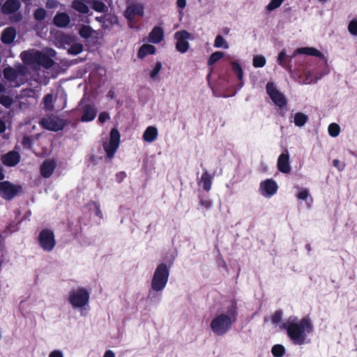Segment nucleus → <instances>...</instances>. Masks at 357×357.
Listing matches in <instances>:
<instances>
[{
    "mask_svg": "<svg viewBox=\"0 0 357 357\" xmlns=\"http://www.w3.org/2000/svg\"><path fill=\"white\" fill-rule=\"evenodd\" d=\"M282 328L287 329L291 341L299 345L305 342L306 333H310L312 331V326L308 318H303L298 323L296 317H289L287 321L283 324Z\"/></svg>",
    "mask_w": 357,
    "mask_h": 357,
    "instance_id": "nucleus-1",
    "label": "nucleus"
},
{
    "mask_svg": "<svg viewBox=\"0 0 357 357\" xmlns=\"http://www.w3.org/2000/svg\"><path fill=\"white\" fill-rule=\"evenodd\" d=\"M56 54V51L52 49L44 52L32 49L21 52L20 58L27 65H39L48 69L54 65V62L52 58L54 57Z\"/></svg>",
    "mask_w": 357,
    "mask_h": 357,
    "instance_id": "nucleus-2",
    "label": "nucleus"
},
{
    "mask_svg": "<svg viewBox=\"0 0 357 357\" xmlns=\"http://www.w3.org/2000/svg\"><path fill=\"white\" fill-rule=\"evenodd\" d=\"M228 312V315L222 314L217 316L211 323V329L218 335L225 334L231 328L232 322L235 320V307L230 309Z\"/></svg>",
    "mask_w": 357,
    "mask_h": 357,
    "instance_id": "nucleus-3",
    "label": "nucleus"
},
{
    "mask_svg": "<svg viewBox=\"0 0 357 357\" xmlns=\"http://www.w3.org/2000/svg\"><path fill=\"white\" fill-rule=\"evenodd\" d=\"M169 269L165 264H160L155 271L151 288L155 291H162L168 281Z\"/></svg>",
    "mask_w": 357,
    "mask_h": 357,
    "instance_id": "nucleus-4",
    "label": "nucleus"
},
{
    "mask_svg": "<svg viewBox=\"0 0 357 357\" xmlns=\"http://www.w3.org/2000/svg\"><path fill=\"white\" fill-rule=\"evenodd\" d=\"M22 4L20 0H6L2 6L1 11L5 15L14 13L10 17L13 22H18L22 20V15L21 13H15L21 7Z\"/></svg>",
    "mask_w": 357,
    "mask_h": 357,
    "instance_id": "nucleus-5",
    "label": "nucleus"
},
{
    "mask_svg": "<svg viewBox=\"0 0 357 357\" xmlns=\"http://www.w3.org/2000/svg\"><path fill=\"white\" fill-rule=\"evenodd\" d=\"M120 134L117 129H112L109 135V141L103 143V149L108 158H113L115 152L119 146Z\"/></svg>",
    "mask_w": 357,
    "mask_h": 357,
    "instance_id": "nucleus-6",
    "label": "nucleus"
},
{
    "mask_svg": "<svg viewBox=\"0 0 357 357\" xmlns=\"http://www.w3.org/2000/svg\"><path fill=\"white\" fill-rule=\"evenodd\" d=\"M40 123L46 130L54 132L62 130L66 125V121L56 116H47L40 120Z\"/></svg>",
    "mask_w": 357,
    "mask_h": 357,
    "instance_id": "nucleus-7",
    "label": "nucleus"
},
{
    "mask_svg": "<svg viewBox=\"0 0 357 357\" xmlns=\"http://www.w3.org/2000/svg\"><path fill=\"white\" fill-rule=\"evenodd\" d=\"M89 293L84 289H78L70 292L69 301L74 307H81L87 304Z\"/></svg>",
    "mask_w": 357,
    "mask_h": 357,
    "instance_id": "nucleus-8",
    "label": "nucleus"
},
{
    "mask_svg": "<svg viewBox=\"0 0 357 357\" xmlns=\"http://www.w3.org/2000/svg\"><path fill=\"white\" fill-rule=\"evenodd\" d=\"M20 190V186L15 185L8 181L0 182V196L5 199H13Z\"/></svg>",
    "mask_w": 357,
    "mask_h": 357,
    "instance_id": "nucleus-9",
    "label": "nucleus"
},
{
    "mask_svg": "<svg viewBox=\"0 0 357 357\" xmlns=\"http://www.w3.org/2000/svg\"><path fill=\"white\" fill-rule=\"evenodd\" d=\"M174 38L176 40V50L181 53L186 52L190 47L188 40L190 38V33L185 30L177 31L174 34Z\"/></svg>",
    "mask_w": 357,
    "mask_h": 357,
    "instance_id": "nucleus-10",
    "label": "nucleus"
},
{
    "mask_svg": "<svg viewBox=\"0 0 357 357\" xmlns=\"http://www.w3.org/2000/svg\"><path fill=\"white\" fill-rule=\"evenodd\" d=\"M266 91L267 93L275 105L280 107L286 105L287 100L284 96L277 89L273 83H267Z\"/></svg>",
    "mask_w": 357,
    "mask_h": 357,
    "instance_id": "nucleus-11",
    "label": "nucleus"
},
{
    "mask_svg": "<svg viewBox=\"0 0 357 357\" xmlns=\"http://www.w3.org/2000/svg\"><path fill=\"white\" fill-rule=\"evenodd\" d=\"M40 246L46 251H51L55 245L54 233L48 229L43 230L39 235Z\"/></svg>",
    "mask_w": 357,
    "mask_h": 357,
    "instance_id": "nucleus-12",
    "label": "nucleus"
},
{
    "mask_svg": "<svg viewBox=\"0 0 357 357\" xmlns=\"http://www.w3.org/2000/svg\"><path fill=\"white\" fill-rule=\"evenodd\" d=\"M20 160V155L18 152L11 151L1 156L2 162L8 167L16 165Z\"/></svg>",
    "mask_w": 357,
    "mask_h": 357,
    "instance_id": "nucleus-13",
    "label": "nucleus"
},
{
    "mask_svg": "<svg viewBox=\"0 0 357 357\" xmlns=\"http://www.w3.org/2000/svg\"><path fill=\"white\" fill-rule=\"evenodd\" d=\"M278 169L283 173H289L291 167L289 165V156L288 151L285 150L284 153H282L278 160Z\"/></svg>",
    "mask_w": 357,
    "mask_h": 357,
    "instance_id": "nucleus-14",
    "label": "nucleus"
},
{
    "mask_svg": "<svg viewBox=\"0 0 357 357\" xmlns=\"http://www.w3.org/2000/svg\"><path fill=\"white\" fill-rule=\"evenodd\" d=\"M143 15V6L139 3H133L128 6L125 11V17L130 21L132 20L136 15Z\"/></svg>",
    "mask_w": 357,
    "mask_h": 357,
    "instance_id": "nucleus-15",
    "label": "nucleus"
},
{
    "mask_svg": "<svg viewBox=\"0 0 357 357\" xmlns=\"http://www.w3.org/2000/svg\"><path fill=\"white\" fill-rule=\"evenodd\" d=\"M3 74L5 79L13 84L14 86H19L23 83L22 80L20 82H18L19 77L13 67L5 68L3 70Z\"/></svg>",
    "mask_w": 357,
    "mask_h": 357,
    "instance_id": "nucleus-16",
    "label": "nucleus"
},
{
    "mask_svg": "<svg viewBox=\"0 0 357 357\" xmlns=\"http://www.w3.org/2000/svg\"><path fill=\"white\" fill-rule=\"evenodd\" d=\"M16 34L17 31L14 27H7L1 33V40L3 44L9 45L14 41Z\"/></svg>",
    "mask_w": 357,
    "mask_h": 357,
    "instance_id": "nucleus-17",
    "label": "nucleus"
},
{
    "mask_svg": "<svg viewBox=\"0 0 357 357\" xmlns=\"http://www.w3.org/2000/svg\"><path fill=\"white\" fill-rule=\"evenodd\" d=\"M276 183L271 179H268L261 184V188L263 195L271 196L276 192L277 190Z\"/></svg>",
    "mask_w": 357,
    "mask_h": 357,
    "instance_id": "nucleus-18",
    "label": "nucleus"
},
{
    "mask_svg": "<svg viewBox=\"0 0 357 357\" xmlns=\"http://www.w3.org/2000/svg\"><path fill=\"white\" fill-rule=\"evenodd\" d=\"M56 167V162L54 160H47L43 162L40 167V173L43 177L49 178Z\"/></svg>",
    "mask_w": 357,
    "mask_h": 357,
    "instance_id": "nucleus-19",
    "label": "nucleus"
},
{
    "mask_svg": "<svg viewBox=\"0 0 357 357\" xmlns=\"http://www.w3.org/2000/svg\"><path fill=\"white\" fill-rule=\"evenodd\" d=\"M82 116L81 117L82 121H92L96 116L97 110L94 107L90 105H86L83 107Z\"/></svg>",
    "mask_w": 357,
    "mask_h": 357,
    "instance_id": "nucleus-20",
    "label": "nucleus"
},
{
    "mask_svg": "<svg viewBox=\"0 0 357 357\" xmlns=\"http://www.w3.org/2000/svg\"><path fill=\"white\" fill-rule=\"evenodd\" d=\"M70 22V17L66 13H57L54 17V23L59 27H66L69 24Z\"/></svg>",
    "mask_w": 357,
    "mask_h": 357,
    "instance_id": "nucleus-21",
    "label": "nucleus"
},
{
    "mask_svg": "<svg viewBox=\"0 0 357 357\" xmlns=\"http://www.w3.org/2000/svg\"><path fill=\"white\" fill-rule=\"evenodd\" d=\"M307 54V55L314 56L319 57L321 59H323L324 57V54L321 52H319V50H317V49H315L314 47L298 48L294 52V54Z\"/></svg>",
    "mask_w": 357,
    "mask_h": 357,
    "instance_id": "nucleus-22",
    "label": "nucleus"
},
{
    "mask_svg": "<svg viewBox=\"0 0 357 357\" xmlns=\"http://www.w3.org/2000/svg\"><path fill=\"white\" fill-rule=\"evenodd\" d=\"M158 136V130L155 127L149 126L143 134V139L147 142H153Z\"/></svg>",
    "mask_w": 357,
    "mask_h": 357,
    "instance_id": "nucleus-23",
    "label": "nucleus"
},
{
    "mask_svg": "<svg viewBox=\"0 0 357 357\" xmlns=\"http://www.w3.org/2000/svg\"><path fill=\"white\" fill-rule=\"evenodd\" d=\"M163 38V31L160 27H155L149 33V40L153 43H160Z\"/></svg>",
    "mask_w": 357,
    "mask_h": 357,
    "instance_id": "nucleus-24",
    "label": "nucleus"
},
{
    "mask_svg": "<svg viewBox=\"0 0 357 357\" xmlns=\"http://www.w3.org/2000/svg\"><path fill=\"white\" fill-rule=\"evenodd\" d=\"M277 61L280 66L287 68L289 71L291 70V66L287 59V55L285 50H283L279 53Z\"/></svg>",
    "mask_w": 357,
    "mask_h": 357,
    "instance_id": "nucleus-25",
    "label": "nucleus"
},
{
    "mask_svg": "<svg viewBox=\"0 0 357 357\" xmlns=\"http://www.w3.org/2000/svg\"><path fill=\"white\" fill-rule=\"evenodd\" d=\"M155 52V47L149 44H145L143 45L139 52H138V56L139 58H144L148 54H153Z\"/></svg>",
    "mask_w": 357,
    "mask_h": 357,
    "instance_id": "nucleus-26",
    "label": "nucleus"
},
{
    "mask_svg": "<svg viewBox=\"0 0 357 357\" xmlns=\"http://www.w3.org/2000/svg\"><path fill=\"white\" fill-rule=\"evenodd\" d=\"M211 180L212 178L208 172H205L203 173L200 179V183H203V188L205 190L208 191L211 189Z\"/></svg>",
    "mask_w": 357,
    "mask_h": 357,
    "instance_id": "nucleus-27",
    "label": "nucleus"
},
{
    "mask_svg": "<svg viewBox=\"0 0 357 357\" xmlns=\"http://www.w3.org/2000/svg\"><path fill=\"white\" fill-rule=\"evenodd\" d=\"M307 115L302 112H298L294 116V123L297 126H303L307 121Z\"/></svg>",
    "mask_w": 357,
    "mask_h": 357,
    "instance_id": "nucleus-28",
    "label": "nucleus"
},
{
    "mask_svg": "<svg viewBox=\"0 0 357 357\" xmlns=\"http://www.w3.org/2000/svg\"><path fill=\"white\" fill-rule=\"evenodd\" d=\"M214 47L217 48L222 47L224 49H228L229 45L222 36L218 35L215 39Z\"/></svg>",
    "mask_w": 357,
    "mask_h": 357,
    "instance_id": "nucleus-29",
    "label": "nucleus"
},
{
    "mask_svg": "<svg viewBox=\"0 0 357 357\" xmlns=\"http://www.w3.org/2000/svg\"><path fill=\"white\" fill-rule=\"evenodd\" d=\"M83 45L81 43H73L68 49V54H73V55H77L82 52L83 50Z\"/></svg>",
    "mask_w": 357,
    "mask_h": 357,
    "instance_id": "nucleus-30",
    "label": "nucleus"
},
{
    "mask_svg": "<svg viewBox=\"0 0 357 357\" xmlns=\"http://www.w3.org/2000/svg\"><path fill=\"white\" fill-rule=\"evenodd\" d=\"M53 95L51 93L47 94L44 98V105L45 108L47 110L53 109Z\"/></svg>",
    "mask_w": 357,
    "mask_h": 357,
    "instance_id": "nucleus-31",
    "label": "nucleus"
},
{
    "mask_svg": "<svg viewBox=\"0 0 357 357\" xmlns=\"http://www.w3.org/2000/svg\"><path fill=\"white\" fill-rule=\"evenodd\" d=\"M223 56H224V53L222 52H215L213 53L208 59V64L209 66L214 64L216 61H218L222 57H223Z\"/></svg>",
    "mask_w": 357,
    "mask_h": 357,
    "instance_id": "nucleus-32",
    "label": "nucleus"
},
{
    "mask_svg": "<svg viewBox=\"0 0 357 357\" xmlns=\"http://www.w3.org/2000/svg\"><path fill=\"white\" fill-rule=\"evenodd\" d=\"M266 63V59L261 55L255 56L253 58V66L255 68L263 67Z\"/></svg>",
    "mask_w": 357,
    "mask_h": 357,
    "instance_id": "nucleus-33",
    "label": "nucleus"
},
{
    "mask_svg": "<svg viewBox=\"0 0 357 357\" xmlns=\"http://www.w3.org/2000/svg\"><path fill=\"white\" fill-rule=\"evenodd\" d=\"M47 15L46 10L44 8H38L33 13L34 19L37 21L43 20Z\"/></svg>",
    "mask_w": 357,
    "mask_h": 357,
    "instance_id": "nucleus-34",
    "label": "nucleus"
},
{
    "mask_svg": "<svg viewBox=\"0 0 357 357\" xmlns=\"http://www.w3.org/2000/svg\"><path fill=\"white\" fill-rule=\"evenodd\" d=\"M0 103L4 107L8 108L13 103V99L8 96L2 95L0 96Z\"/></svg>",
    "mask_w": 357,
    "mask_h": 357,
    "instance_id": "nucleus-35",
    "label": "nucleus"
},
{
    "mask_svg": "<svg viewBox=\"0 0 357 357\" xmlns=\"http://www.w3.org/2000/svg\"><path fill=\"white\" fill-rule=\"evenodd\" d=\"M340 131V126L336 123H331L328 126V133L332 137H337Z\"/></svg>",
    "mask_w": 357,
    "mask_h": 357,
    "instance_id": "nucleus-36",
    "label": "nucleus"
},
{
    "mask_svg": "<svg viewBox=\"0 0 357 357\" xmlns=\"http://www.w3.org/2000/svg\"><path fill=\"white\" fill-rule=\"evenodd\" d=\"M92 8L96 11L104 12L106 9V6L103 2L96 0L92 2Z\"/></svg>",
    "mask_w": 357,
    "mask_h": 357,
    "instance_id": "nucleus-37",
    "label": "nucleus"
},
{
    "mask_svg": "<svg viewBox=\"0 0 357 357\" xmlns=\"http://www.w3.org/2000/svg\"><path fill=\"white\" fill-rule=\"evenodd\" d=\"M13 68L15 70L16 74L18 76V77H20L21 76H24L25 75H26V73L28 72L27 68L25 66L22 65V64L15 66Z\"/></svg>",
    "mask_w": 357,
    "mask_h": 357,
    "instance_id": "nucleus-38",
    "label": "nucleus"
},
{
    "mask_svg": "<svg viewBox=\"0 0 357 357\" xmlns=\"http://www.w3.org/2000/svg\"><path fill=\"white\" fill-rule=\"evenodd\" d=\"M162 68V64L160 61L155 63L153 70L151 72L150 76L153 79H156Z\"/></svg>",
    "mask_w": 357,
    "mask_h": 357,
    "instance_id": "nucleus-39",
    "label": "nucleus"
},
{
    "mask_svg": "<svg viewBox=\"0 0 357 357\" xmlns=\"http://www.w3.org/2000/svg\"><path fill=\"white\" fill-rule=\"evenodd\" d=\"M348 31L351 35L357 36V20L354 19L349 23Z\"/></svg>",
    "mask_w": 357,
    "mask_h": 357,
    "instance_id": "nucleus-40",
    "label": "nucleus"
},
{
    "mask_svg": "<svg viewBox=\"0 0 357 357\" xmlns=\"http://www.w3.org/2000/svg\"><path fill=\"white\" fill-rule=\"evenodd\" d=\"M79 33L82 37L87 38L91 36L92 30L89 26L84 25L79 29Z\"/></svg>",
    "mask_w": 357,
    "mask_h": 357,
    "instance_id": "nucleus-41",
    "label": "nucleus"
},
{
    "mask_svg": "<svg viewBox=\"0 0 357 357\" xmlns=\"http://www.w3.org/2000/svg\"><path fill=\"white\" fill-rule=\"evenodd\" d=\"M284 0H271L267 5L266 9L268 11H272L278 8Z\"/></svg>",
    "mask_w": 357,
    "mask_h": 357,
    "instance_id": "nucleus-42",
    "label": "nucleus"
},
{
    "mask_svg": "<svg viewBox=\"0 0 357 357\" xmlns=\"http://www.w3.org/2000/svg\"><path fill=\"white\" fill-rule=\"evenodd\" d=\"M231 65L234 72L236 73L238 79H241L243 77V70L241 66L236 61H233Z\"/></svg>",
    "mask_w": 357,
    "mask_h": 357,
    "instance_id": "nucleus-43",
    "label": "nucleus"
},
{
    "mask_svg": "<svg viewBox=\"0 0 357 357\" xmlns=\"http://www.w3.org/2000/svg\"><path fill=\"white\" fill-rule=\"evenodd\" d=\"M284 349L282 345L277 344L272 348V353L275 356L280 357L283 355Z\"/></svg>",
    "mask_w": 357,
    "mask_h": 357,
    "instance_id": "nucleus-44",
    "label": "nucleus"
},
{
    "mask_svg": "<svg viewBox=\"0 0 357 357\" xmlns=\"http://www.w3.org/2000/svg\"><path fill=\"white\" fill-rule=\"evenodd\" d=\"M308 196H309L308 190L306 189H304L298 193V198L300 199L305 200L307 198Z\"/></svg>",
    "mask_w": 357,
    "mask_h": 357,
    "instance_id": "nucleus-45",
    "label": "nucleus"
},
{
    "mask_svg": "<svg viewBox=\"0 0 357 357\" xmlns=\"http://www.w3.org/2000/svg\"><path fill=\"white\" fill-rule=\"evenodd\" d=\"M282 317V312L280 311H278L275 313V314L273 317V322L275 324L278 323Z\"/></svg>",
    "mask_w": 357,
    "mask_h": 357,
    "instance_id": "nucleus-46",
    "label": "nucleus"
},
{
    "mask_svg": "<svg viewBox=\"0 0 357 357\" xmlns=\"http://www.w3.org/2000/svg\"><path fill=\"white\" fill-rule=\"evenodd\" d=\"M109 114L106 112H102L100 114L98 120L101 123H104L106 120L109 119Z\"/></svg>",
    "mask_w": 357,
    "mask_h": 357,
    "instance_id": "nucleus-47",
    "label": "nucleus"
},
{
    "mask_svg": "<svg viewBox=\"0 0 357 357\" xmlns=\"http://www.w3.org/2000/svg\"><path fill=\"white\" fill-rule=\"evenodd\" d=\"M333 165L338 170H342L344 167V165H340V161L337 159H335L333 161Z\"/></svg>",
    "mask_w": 357,
    "mask_h": 357,
    "instance_id": "nucleus-48",
    "label": "nucleus"
},
{
    "mask_svg": "<svg viewBox=\"0 0 357 357\" xmlns=\"http://www.w3.org/2000/svg\"><path fill=\"white\" fill-rule=\"evenodd\" d=\"M98 158L96 155H94L93 154L90 155L89 162L91 164L95 165L98 163Z\"/></svg>",
    "mask_w": 357,
    "mask_h": 357,
    "instance_id": "nucleus-49",
    "label": "nucleus"
},
{
    "mask_svg": "<svg viewBox=\"0 0 357 357\" xmlns=\"http://www.w3.org/2000/svg\"><path fill=\"white\" fill-rule=\"evenodd\" d=\"M49 357H63V354L59 351H54L50 353Z\"/></svg>",
    "mask_w": 357,
    "mask_h": 357,
    "instance_id": "nucleus-50",
    "label": "nucleus"
},
{
    "mask_svg": "<svg viewBox=\"0 0 357 357\" xmlns=\"http://www.w3.org/2000/svg\"><path fill=\"white\" fill-rule=\"evenodd\" d=\"M176 5L178 8H183L186 5V0H177Z\"/></svg>",
    "mask_w": 357,
    "mask_h": 357,
    "instance_id": "nucleus-51",
    "label": "nucleus"
},
{
    "mask_svg": "<svg viewBox=\"0 0 357 357\" xmlns=\"http://www.w3.org/2000/svg\"><path fill=\"white\" fill-rule=\"evenodd\" d=\"M201 204L206 208H209L211 206V203L208 200H201Z\"/></svg>",
    "mask_w": 357,
    "mask_h": 357,
    "instance_id": "nucleus-52",
    "label": "nucleus"
},
{
    "mask_svg": "<svg viewBox=\"0 0 357 357\" xmlns=\"http://www.w3.org/2000/svg\"><path fill=\"white\" fill-rule=\"evenodd\" d=\"M103 357H115L114 353L111 350H107Z\"/></svg>",
    "mask_w": 357,
    "mask_h": 357,
    "instance_id": "nucleus-53",
    "label": "nucleus"
},
{
    "mask_svg": "<svg viewBox=\"0 0 357 357\" xmlns=\"http://www.w3.org/2000/svg\"><path fill=\"white\" fill-rule=\"evenodd\" d=\"M6 130V124L5 123L0 120V133L3 132Z\"/></svg>",
    "mask_w": 357,
    "mask_h": 357,
    "instance_id": "nucleus-54",
    "label": "nucleus"
},
{
    "mask_svg": "<svg viewBox=\"0 0 357 357\" xmlns=\"http://www.w3.org/2000/svg\"><path fill=\"white\" fill-rule=\"evenodd\" d=\"M31 141L29 137H25L23 139V144L24 145H29L31 144Z\"/></svg>",
    "mask_w": 357,
    "mask_h": 357,
    "instance_id": "nucleus-55",
    "label": "nucleus"
},
{
    "mask_svg": "<svg viewBox=\"0 0 357 357\" xmlns=\"http://www.w3.org/2000/svg\"><path fill=\"white\" fill-rule=\"evenodd\" d=\"M6 91V87L3 84H2L1 83H0V93H2V92H5Z\"/></svg>",
    "mask_w": 357,
    "mask_h": 357,
    "instance_id": "nucleus-56",
    "label": "nucleus"
},
{
    "mask_svg": "<svg viewBox=\"0 0 357 357\" xmlns=\"http://www.w3.org/2000/svg\"><path fill=\"white\" fill-rule=\"evenodd\" d=\"M310 73H307V79L304 81L305 84H310L311 82V80L308 79V77H310Z\"/></svg>",
    "mask_w": 357,
    "mask_h": 357,
    "instance_id": "nucleus-57",
    "label": "nucleus"
},
{
    "mask_svg": "<svg viewBox=\"0 0 357 357\" xmlns=\"http://www.w3.org/2000/svg\"><path fill=\"white\" fill-rule=\"evenodd\" d=\"M4 178V174H3L2 171L0 169V180L3 179Z\"/></svg>",
    "mask_w": 357,
    "mask_h": 357,
    "instance_id": "nucleus-58",
    "label": "nucleus"
},
{
    "mask_svg": "<svg viewBox=\"0 0 357 357\" xmlns=\"http://www.w3.org/2000/svg\"><path fill=\"white\" fill-rule=\"evenodd\" d=\"M296 54H294V53L290 56L289 61L290 62L291 60L296 56Z\"/></svg>",
    "mask_w": 357,
    "mask_h": 357,
    "instance_id": "nucleus-59",
    "label": "nucleus"
},
{
    "mask_svg": "<svg viewBox=\"0 0 357 357\" xmlns=\"http://www.w3.org/2000/svg\"><path fill=\"white\" fill-rule=\"evenodd\" d=\"M319 2L326 3L328 0H318Z\"/></svg>",
    "mask_w": 357,
    "mask_h": 357,
    "instance_id": "nucleus-60",
    "label": "nucleus"
},
{
    "mask_svg": "<svg viewBox=\"0 0 357 357\" xmlns=\"http://www.w3.org/2000/svg\"><path fill=\"white\" fill-rule=\"evenodd\" d=\"M97 214H98V215H100V209H99V208H98V209H97Z\"/></svg>",
    "mask_w": 357,
    "mask_h": 357,
    "instance_id": "nucleus-61",
    "label": "nucleus"
}]
</instances>
